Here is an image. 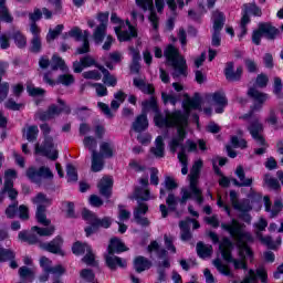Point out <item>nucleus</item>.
I'll use <instances>...</instances> for the list:
<instances>
[{"label": "nucleus", "instance_id": "1", "mask_svg": "<svg viewBox=\"0 0 283 283\" xmlns=\"http://www.w3.org/2000/svg\"><path fill=\"white\" fill-rule=\"evenodd\" d=\"M187 99L182 102L184 113L182 111H175L171 113L170 118L164 117L160 109L158 113H155L154 123L156 127H176V125H189V115L191 114V109H202V97H200V93H196L192 98H189V95H185Z\"/></svg>", "mask_w": 283, "mask_h": 283}, {"label": "nucleus", "instance_id": "2", "mask_svg": "<svg viewBox=\"0 0 283 283\" xmlns=\"http://www.w3.org/2000/svg\"><path fill=\"white\" fill-rule=\"evenodd\" d=\"M244 223H240L237 219H232L231 223H221V229L228 231L232 238H237V247L240 258L244 259V253L248 258H253V250L249 247L255 242V238L249 231H244Z\"/></svg>", "mask_w": 283, "mask_h": 283}, {"label": "nucleus", "instance_id": "3", "mask_svg": "<svg viewBox=\"0 0 283 283\" xmlns=\"http://www.w3.org/2000/svg\"><path fill=\"white\" fill-rule=\"evenodd\" d=\"M82 218L83 220H85V222H88L90 224L84 228V233L86 238H91V235L97 233L98 229H109V227H112V222H114L112 217H104L101 219L96 216V213L87 208H84L82 210Z\"/></svg>", "mask_w": 283, "mask_h": 283}, {"label": "nucleus", "instance_id": "4", "mask_svg": "<svg viewBox=\"0 0 283 283\" xmlns=\"http://www.w3.org/2000/svg\"><path fill=\"white\" fill-rule=\"evenodd\" d=\"M164 56L166 57L168 65H171L175 70V73L172 74L174 78H176V76H187V60L180 56V51L174 44H168L166 46Z\"/></svg>", "mask_w": 283, "mask_h": 283}, {"label": "nucleus", "instance_id": "5", "mask_svg": "<svg viewBox=\"0 0 283 283\" xmlns=\"http://www.w3.org/2000/svg\"><path fill=\"white\" fill-rule=\"evenodd\" d=\"M247 96L252 99L253 105H251L250 111L243 114L240 118H242V120H248L250 124L251 120H255V118H253L255 112H260V109L264 107V103L269 101V93L260 92L255 86H251L248 88Z\"/></svg>", "mask_w": 283, "mask_h": 283}, {"label": "nucleus", "instance_id": "6", "mask_svg": "<svg viewBox=\"0 0 283 283\" xmlns=\"http://www.w3.org/2000/svg\"><path fill=\"white\" fill-rule=\"evenodd\" d=\"M247 129L250 136L256 142V145L261 147L254 149L255 156H264L266 154V147H269L266 138L262 135L264 133V124L260 122V118H254L248 124Z\"/></svg>", "mask_w": 283, "mask_h": 283}, {"label": "nucleus", "instance_id": "7", "mask_svg": "<svg viewBox=\"0 0 283 283\" xmlns=\"http://www.w3.org/2000/svg\"><path fill=\"white\" fill-rule=\"evenodd\" d=\"M57 103L61 105V107H59L56 104H51L46 111L39 112V120L45 123L46 120H52L55 116H61V114H66L67 116L72 114V108L65 103V101L57 98Z\"/></svg>", "mask_w": 283, "mask_h": 283}, {"label": "nucleus", "instance_id": "8", "mask_svg": "<svg viewBox=\"0 0 283 283\" xmlns=\"http://www.w3.org/2000/svg\"><path fill=\"white\" fill-rule=\"evenodd\" d=\"M69 36L75 39V41H83V44L76 49L75 54H90V32L81 30L78 27H73L69 31Z\"/></svg>", "mask_w": 283, "mask_h": 283}, {"label": "nucleus", "instance_id": "9", "mask_svg": "<svg viewBox=\"0 0 283 283\" xmlns=\"http://www.w3.org/2000/svg\"><path fill=\"white\" fill-rule=\"evenodd\" d=\"M27 178H29L31 182L39 185V182H41V178H44L45 180H52V178H54V174H52V170L45 166H41L39 169H36L34 166H31L27 169Z\"/></svg>", "mask_w": 283, "mask_h": 283}, {"label": "nucleus", "instance_id": "10", "mask_svg": "<svg viewBox=\"0 0 283 283\" xmlns=\"http://www.w3.org/2000/svg\"><path fill=\"white\" fill-rule=\"evenodd\" d=\"M64 242L63 237L59 234L50 242H40V249L48 251V253H52L53 255H61V258H65V251L63 250Z\"/></svg>", "mask_w": 283, "mask_h": 283}, {"label": "nucleus", "instance_id": "11", "mask_svg": "<svg viewBox=\"0 0 283 283\" xmlns=\"http://www.w3.org/2000/svg\"><path fill=\"white\" fill-rule=\"evenodd\" d=\"M242 74H244V67H242V65L235 69V62L229 61L226 63L223 75L228 83H240V81H242Z\"/></svg>", "mask_w": 283, "mask_h": 283}, {"label": "nucleus", "instance_id": "12", "mask_svg": "<svg viewBox=\"0 0 283 283\" xmlns=\"http://www.w3.org/2000/svg\"><path fill=\"white\" fill-rule=\"evenodd\" d=\"M87 67H96L101 71L103 65L96 61V59L92 57V55H84L80 59V61L73 62V72L75 74H81Z\"/></svg>", "mask_w": 283, "mask_h": 283}, {"label": "nucleus", "instance_id": "13", "mask_svg": "<svg viewBox=\"0 0 283 283\" xmlns=\"http://www.w3.org/2000/svg\"><path fill=\"white\" fill-rule=\"evenodd\" d=\"M235 211H240L239 220L245 222V224H251L253 217H251V211H253V206L251 205V200L243 199L241 202L237 205Z\"/></svg>", "mask_w": 283, "mask_h": 283}, {"label": "nucleus", "instance_id": "14", "mask_svg": "<svg viewBox=\"0 0 283 283\" xmlns=\"http://www.w3.org/2000/svg\"><path fill=\"white\" fill-rule=\"evenodd\" d=\"M54 148V142H52L51 138L44 140L43 146H36L35 147V154H40L41 156H44L45 158H49L50 160H57L59 159V150H53Z\"/></svg>", "mask_w": 283, "mask_h": 283}, {"label": "nucleus", "instance_id": "15", "mask_svg": "<svg viewBox=\"0 0 283 283\" xmlns=\"http://www.w3.org/2000/svg\"><path fill=\"white\" fill-rule=\"evenodd\" d=\"M40 266L43 270V273H52L53 275H65L64 266L61 264L52 266V260H50L48 256L40 258Z\"/></svg>", "mask_w": 283, "mask_h": 283}, {"label": "nucleus", "instance_id": "16", "mask_svg": "<svg viewBox=\"0 0 283 283\" xmlns=\"http://www.w3.org/2000/svg\"><path fill=\"white\" fill-rule=\"evenodd\" d=\"M175 127H177V136L169 142L170 154H176L178 147H180V145L185 143V138H187V130L184 128L187 127V125H176Z\"/></svg>", "mask_w": 283, "mask_h": 283}, {"label": "nucleus", "instance_id": "17", "mask_svg": "<svg viewBox=\"0 0 283 283\" xmlns=\"http://www.w3.org/2000/svg\"><path fill=\"white\" fill-rule=\"evenodd\" d=\"M97 189L99 191V196L109 200L114 190V179L112 177H103L97 184Z\"/></svg>", "mask_w": 283, "mask_h": 283}, {"label": "nucleus", "instance_id": "18", "mask_svg": "<svg viewBox=\"0 0 283 283\" xmlns=\"http://www.w3.org/2000/svg\"><path fill=\"white\" fill-rule=\"evenodd\" d=\"M259 27L261 28V32H263V39H266V41H275L281 34L280 29L271 22H259Z\"/></svg>", "mask_w": 283, "mask_h": 283}, {"label": "nucleus", "instance_id": "19", "mask_svg": "<svg viewBox=\"0 0 283 283\" xmlns=\"http://www.w3.org/2000/svg\"><path fill=\"white\" fill-rule=\"evenodd\" d=\"M237 178H239L240 181H238V179L233 178L232 179V184L234 185V187H252L253 186V178H247V172H244V167L242 165L238 166L235 171H234Z\"/></svg>", "mask_w": 283, "mask_h": 283}, {"label": "nucleus", "instance_id": "20", "mask_svg": "<svg viewBox=\"0 0 283 283\" xmlns=\"http://www.w3.org/2000/svg\"><path fill=\"white\" fill-rule=\"evenodd\" d=\"M43 80L52 87H54V85H64V87H70V85H73L75 81L74 75L72 74H60L56 81L50 78V75L44 74Z\"/></svg>", "mask_w": 283, "mask_h": 283}, {"label": "nucleus", "instance_id": "21", "mask_svg": "<svg viewBox=\"0 0 283 283\" xmlns=\"http://www.w3.org/2000/svg\"><path fill=\"white\" fill-rule=\"evenodd\" d=\"M188 191L193 195V198L198 202V205H202V202H205V197H202V190L198 188V175L193 174V171H191L190 175V185Z\"/></svg>", "mask_w": 283, "mask_h": 283}, {"label": "nucleus", "instance_id": "22", "mask_svg": "<svg viewBox=\"0 0 283 283\" xmlns=\"http://www.w3.org/2000/svg\"><path fill=\"white\" fill-rule=\"evenodd\" d=\"M212 103L217 104L214 109L216 114H224V107L229 105V99H227V95L222 92H214L210 95Z\"/></svg>", "mask_w": 283, "mask_h": 283}, {"label": "nucleus", "instance_id": "23", "mask_svg": "<svg viewBox=\"0 0 283 283\" xmlns=\"http://www.w3.org/2000/svg\"><path fill=\"white\" fill-rule=\"evenodd\" d=\"M105 262H106V266L111 271H116L118 268L127 269V260H123L120 256H117L114 254L105 255Z\"/></svg>", "mask_w": 283, "mask_h": 283}, {"label": "nucleus", "instance_id": "24", "mask_svg": "<svg viewBox=\"0 0 283 283\" xmlns=\"http://www.w3.org/2000/svg\"><path fill=\"white\" fill-rule=\"evenodd\" d=\"M107 251L108 255H114L115 253H125V251H129V248H127V245H125V243L118 239V237H114L109 241Z\"/></svg>", "mask_w": 283, "mask_h": 283}, {"label": "nucleus", "instance_id": "25", "mask_svg": "<svg viewBox=\"0 0 283 283\" xmlns=\"http://www.w3.org/2000/svg\"><path fill=\"white\" fill-rule=\"evenodd\" d=\"M129 200H137V202H148L151 199V191L140 186L135 187L134 193L128 196Z\"/></svg>", "mask_w": 283, "mask_h": 283}, {"label": "nucleus", "instance_id": "26", "mask_svg": "<svg viewBox=\"0 0 283 283\" xmlns=\"http://www.w3.org/2000/svg\"><path fill=\"white\" fill-rule=\"evenodd\" d=\"M133 266L136 273H144V271H149L154 266V263L149 259L138 255L134 259Z\"/></svg>", "mask_w": 283, "mask_h": 283}, {"label": "nucleus", "instance_id": "27", "mask_svg": "<svg viewBox=\"0 0 283 283\" xmlns=\"http://www.w3.org/2000/svg\"><path fill=\"white\" fill-rule=\"evenodd\" d=\"M128 50L133 56L129 71L132 74H140V51L134 46H129Z\"/></svg>", "mask_w": 283, "mask_h": 283}, {"label": "nucleus", "instance_id": "28", "mask_svg": "<svg viewBox=\"0 0 283 283\" xmlns=\"http://www.w3.org/2000/svg\"><path fill=\"white\" fill-rule=\"evenodd\" d=\"M48 207L45 205H38L35 211V220L42 227H50L52 224V220L48 219Z\"/></svg>", "mask_w": 283, "mask_h": 283}, {"label": "nucleus", "instance_id": "29", "mask_svg": "<svg viewBox=\"0 0 283 283\" xmlns=\"http://www.w3.org/2000/svg\"><path fill=\"white\" fill-rule=\"evenodd\" d=\"M160 107L158 106V98L156 96H150L149 99H145L142 102V114L147 116L148 112H154V114L158 113Z\"/></svg>", "mask_w": 283, "mask_h": 283}, {"label": "nucleus", "instance_id": "30", "mask_svg": "<svg viewBox=\"0 0 283 283\" xmlns=\"http://www.w3.org/2000/svg\"><path fill=\"white\" fill-rule=\"evenodd\" d=\"M127 25H128V31H122L118 34V41L119 43H125L127 41H132V39H137L138 38V30L135 29L134 25H132V22H129V20L127 21Z\"/></svg>", "mask_w": 283, "mask_h": 283}, {"label": "nucleus", "instance_id": "31", "mask_svg": "<svg viewBox=\"0 0 283 283\" xmlns=\"http://www.w3.org/2000/svg\"><path fill=\"white\" fill-rule=\"evenodd\" d=\"M148 127H149V119H147V115L144 113L138 115L135 122L133 123V129L137 134H140L142 132H146Z\"/></svg>", "mask_w": 283, "mask_h": 283}, {"label": "nucleus", "instance_id": "32", "mask_svg": "<svg viewBox=\"0 0 283 283\" xmlns=\"http://www.w3.org/2000/svg\"><path fill=\"white\" fill-rule=\"evenodd\" d=\"M213 18V32H222L224 28V23L227 21V17H224V13L220 10H214L212 12Z\"/></svg>", "mask_w": 283, "mask_h": 283}, {"label": "nucleus", "instance_id": "33", "mask_svg": "<svg viewBox=\"0 0 283 283\" xmlns=\"http://www.w3.org/2000/svg\"><path fill=\"white\" fill-rule=\"evenodd\" d=\"M10 39L14 42L19 50H25L28 46V38L20 30H15L10 34Z\"/></svg>", "mask_w": 283, "mask_h": 283}, {"label": "nucleus", "instance_id": "34", "mask_svg": "<svg viewBox=\"0 0 283 283\" xmlns=\"http://www.w3.org/2000/svg\"><path fill=\"white\" fill-rule=\"evenodd\" d=\"M197 255L201 258V260H206V258H211L213 255V245H207L205 242L199 241L197 243Z\"/></svg>", "mask_w": 283, "mask_h": 283}, {"label": "nucleus", "instance_id": "35", "mask_svg": "<svg viewBox=\"0 0 283 283\" xmlns=\"http://www.w3.org/2000/svg\"><path fill=\"white\" fill-rule=\"evenodd\" d=\"M45 228H41L39 226H33L31 228V231L33 233H38L40 238H50L51 235H54V231H56V227L54 226H44Z\"/></svg>", "mask_w": 283, "mask_h": 283}, {"label": "nucleus", "instance_id": "36", "mask_svg": "<svg viewBox=\"0 0 283 283\" xmlns=\"http://www.w3.org/2000/svg\"><path fill=\"white\" fill-rule=\"evenodd\" d=\"M18 238L21 240V242H27L31 245L41 243L39 237L32 232H28V230L20 231Z\"/></svg>", "mask_w": 283, "mask_h": 283}, {"label": "nucleus", "instance_id": "37", "mask_svg": "<svg viewBox=\"0 0 283 283\" xmlns=\"http://www.w3.org/2000/svg\"><path fill=\"white\" fill-rule=\"evenodd\" d=\"M248 275H253L255 277V282H258V280H261L262 283L269 282V272H266L264 266L256 270L250 269L248 271Z\"/></svg>", "mask_w": 283, "mask_h": 283}, {"label": "nucleus", "instance_id": "38", "mask_svg": "<svg viewBox=\"0 0 283 283\" xmlns=\"http://www.w3.org/2000/svg\"><path fill=\"white\" fill-rule=\"evenodd\" d=\"M103 156H101L96 150H93L91 166L92 171H94V174H98V171H103Z\"/></svg>", "mask_w": 283, "mask_h": 283}, {"label": "nucleus", "instance_id": "39", "mask_svg": "<svg viewBox=\"0 0 283 283\" xmlns=\"http://www.w3.org/2000/svg\"><path fill=\"white\" fill-rule=\"evenodd\" d=\"M99 72L103 74V83L107 85V87H116L118 85V78L116 76L112 75L105 66H103Z\"/></svg>", "mask_w": 283, "mask_h": 283}, {"label": "nucleus", "instance_id": "40", "mask_svg": "<svg viewBox=\"0 0 283 283\" xmlns=\"http://www.w3.org/2000/svg\"><path fill=\"white\" fill-rule=\"evenodd\" d=\"M263 182L266 185V187H269V189H272V191H280L282 189L280 181L274 177H271L270 174L264 175Z\"/></svg>", "mask_w": 283, "mask_h": 283}, {"label": "nucleus", "instance_id": "41", "mask_svg": "<svg viewBox=\"0 0 283 283\" xmlns=\"http://www.w3.org/2000/svg\"><path fill=\"white\" fill-rule=\"evenodd\" d=\"M82 262L87 266H98V261H96V255L92 247L87 248L86 254L82 258Z\"/></svg>", "mask_w": 283, "mask_h": 283}, {"label": "nucleus", "instance_id": "42", "mask_svg": "<svg viewBox=\"0 0 283 283\" xmlns=\"http://www.w3.org/2000/svg\"><path fill=\"white\" fill-rule=\"evenodd\" d=\"M107 35V28L104 24H99L96 27L93 32V39L95 43H103L105 41V36Z\"/></svg>", "mask_w": 283, "mask_h": 283}, {"label": "nucleus", "instance_id": "43", "mask_svg": "<svg viewBox=\"0 0 283 283\" xmlns=\"http://www.w3.org/2000/svg\"><path fill=\"white\" fill-rule=\"evenodd\" d=\"M9 260H17V253L12 249H6L0 244V264L9 262Z\"/></svg>", "mask_w": 283, "mask_h": 283}, {"label": "nucleus", "instance_id": "44", "mask_svg": "<svg viewBox=\"0 0 283 283\" xmlns=\"http://www.w3.org/2000/svg\"><path fill=\"white\" fill-rule=\"evenodd\" d=\"M88 248H92V245L87 243H83L82 241H75L72 245V253L73 255H85V251H87Z\"/></svg>", "mask_w": 283, "mask_h": 283}, {"label": "nucleus", "instance_id": "45", "mask_svg": "<svg viewBox=\"0 0 283 283\" xmlns=\"http://www.w3.org/2000/svg\"><path fill=\"white\" fill-rule=\"evenodd\" d=\"M43 50V43L41 42V36H33L30 41L29 52L31 54H40Z\"/></svg>", "mask_w": 283, "mask_h": 283}, {"label": "nucleus", "instance_id": "46", "mask_svg": "<svg viewBox=\"0 0 283 283\" xmlns=\"http://www.w3.org/2000/svg\"><path fill=\"white\" fill-rule=\"evenodd\" d=\"M99 156L102 158H113L114 157V148H112V144L107 142H103L99 145Z\"/></svg>", "mask_w": 283, "mask_h": 283}, {"label": "nucleus", "instance_id": "47", "mask_svg": "<svg viewBox=\"0 0 283 283\" xmlns=\"http://www.w3.org/2000/svg\"><path fill=\"white\" fill-rule=\"evenodd\" d=\"M66 180L67 182H78V171L72 164L66 165Z\"/></svg>", "mask_w": 283, "mask_h": 283}, {"label": "nucleus", "instance_id": "48", "mask_svg": "<svg viewBox=\"0 0 283 283\" xmlns=\"http://www.w3.org/2000/svg\"><path fill=\"white\" fill-rule=\"evenodd\" d=\"M213 265L222 275H226L227 277H233V273L231 272V269H229L224 263H222L220 259H216L213 261Z\"/></svg>", "mask_w": 283, "mask_h": 283}, {"label": "nucleus", "instance_id": "49", "mask_svg": "<svg viewBox=\"0 0 283 283\" xmlns=\"http://www.w3.org/2000/svg\"><path fill=\"white\" fill-rule=\"evenodd\" d=\"M161 101L164 105H167V103H170V105H178L180 103V95L176 94H167L166 92L161 93Z\"/></svg>", "mask_w": 283, "mask_h": 283}, {"label": "nucleus", "instance_id": "50", "mask_svg": "<svg viewBox=\"0 0 283 283\" xmlns=\"http://www.w3.org/2000/svg\"><path fill=\"white\" fill-rule=\"evenodd\" d=\"M243 8L248 12V14H252V17H262V9L258 4H255V2L244 3Z\"/></svg>", "mask_w": 283, "mask_h": 283}, {"label": "nucleus", "instance_id": "51", "mask_svg": "<svg viewBox=\"0 0 283 283\" xmlns=\"http://www.w3.org/2000/svg\"><path fill=\"white\" fill-rule=\"evenodd\" d=\"M27 92L32 98H36L38 96H45V88L36 87L33 84L27 85Z\"/></svg>", "mask_w": 283, "mask_h": 283}, {"label": "nucleus", "instance_id": "52", "mask_svg": "<svg viewBox=\"0 0 283 283\" xmlns=\"http://www.w3.org/2000/svg\"><path fill=\"white\" fill-rule=\"evenodd\" d=\"M65 60L56 54H53L51 70L56 72V70H65Z\"/></svg>", "mask_w": 283, "mask_h": 283}, {"label": "nucleus", "instance_id": "53", "mask_svg": "<svg viewBox=\"0 0 283 283\" xmlns=\"http://www.w3.org/2000/svg\"><path fill=\"white\" fill-rule=\"evenodd\" d=\"M4 213L9 220H14V218H17V213H19V201H14L9 205L6 208Z\"/></svg>", "mask_w": 283, "mask_h": 283}, {"label": "nucleus", "instance_id": "54", "mask_svg": "<svg viewBox=\"0 0 283 283\" xmlns=\"http://www.w3.org/2000/svg\"><path fill=\"white\" fill-rule=\"evenodd\" d=\"M33 205H46V207L52 206V199L48 198V195L39 192L32 198Z\"/></svg>", "mask_w": 283, "mask_h": 283}, {"label": "nucleus", "instance_id": "55", "mask_svg": "<svg viewBox=\"0 0 283 283\" xmlns=\"http://www.w3.org/2000/svg\"><path fill=\"white\" fill-rule=\"evenodd\" d=\"M230 143L234 149H247L249 147V143L244 138H238V136L233 135L230 138Z\"/></svg>", "mask_w": 283, "mask_h": 283}, {"label": "nucleus", "instance_id": "56", "mask_svg": "<svg viewBox=\"0 0 283 283\" xmlns=\"http://www.w3.org/2000/svg\"><path fill=\"white\" fill-rule=\"evenodd\" d=\"M64 29L65 27L63 24H57L54 29H50L49 33L46 34V41L50 42L57 39Z\"/></svg>", "mask_w": 283, "mask_h": 283}, {"label": "nucleus", "instance_id": "57", "mask_svg": "<svg viewBox=\"0 0 283 283\" xmlns=\"http://www.w3.org/2000/svg\"><path fill=\"white\" fill-rule=\"evenodd\" d=\"M20 280H32L34 282V272L28 266H21L19 269Z\"/></svg>", "mask_w": 283, "mask_h": 283}, {"label": "nucleus", "instance_id": "58", "mask_svg": "<svg viewBox=\"0 0 283 283\" xmlns=\"http://www.w3.org/2000/svg\"><path fill=\"white\" fill-rule=\"evenodd\" d=\"M36 138H39V126L36 125L29 126L27 129V140L29 143H34Z\"/></svg>", "mask_w": 283, "mask_h": 283}, {"label": "nucleus", "instance_id": "59", "mask_svg": "<svg viewBox=\"0 0 283 283\" xmlns=\"http://www.w3.org/2000/svg\"><path fill=\"white\" fill-rule=\"evenodd\" d=\"M147 10L150 11V14L148 17V21H150V23L153 25V30L158 31L159 18H158V13H156V11L154 10V2H153V8L148 7Z\"/></svg>", "mask_w": 283, "mask_h": 283}, {"label": "nucleus", "instance_id": "60", "mask_svg": "<svg viewBox=\"0 0 283 283\" xmlns=\"http://www.w3.org/2000/svg\"><path fill=\"white\" fill-rule=\"evenodd\" d=\"M80 277L84 280V282H94V280H96V274L92 269H83L80 272Z\"/></svg>", "mask_w": 283, "mask_h": 283}, {"label": "nucleus", "instance_id": "61", "mask_svg": "<svg viewBox=\"0 0 283 283\" xmlns=\"http://www.w3.org/2000/svg\"><path fill=\"white\" fill-rule=\"evenodd\" d=\"M269 85V75L261 73L255 77V86L260 90H264Z\"/></svg>", "mask_w": 283, "mask_h": 283}, {"label": "nucleus", "instance_id": "62", "mask_svg": "<svg viewBox=\"0 0 283 283\" xmlns=\"http://www.w3.org/2000/svg\"><path fill=\"white\" fill-rule=\"evenodd\" d=\"M166 205L169 209V211H176L178 209V198H176V195L174 192H170L166 199Z\"/></svg>", "mask_w": 283, "mask_h": 283}, {"label": "nucleus", "instance_id": "63", "mask_svg": "<svg viewBox=\"0 0 283 283\" xmlns=\"http://www.w3.org/2000/svg\"><path fill=\"white\" fill-rule=\"evenodd\" d=\"M83 78H85L86 81H101V78H103V75L101 74V72L92 70L84 72Z\"/></svg>", "mask_w": 283, "mask_h": 283}, {"label": "nucleus", "instance_id": "64", "mask_svg": "<svg viewBox=\"0 0 283 283\" xmlns=\"http://www.w3.org/2000/svg\"><path fill=\"white\" fill-rule=\"evenodd\" d=\"M219 251H233V241L228 237H223L219 244Z\"/></svg>", "mask_w": 283, "mask_h": 283}]
</instances>
